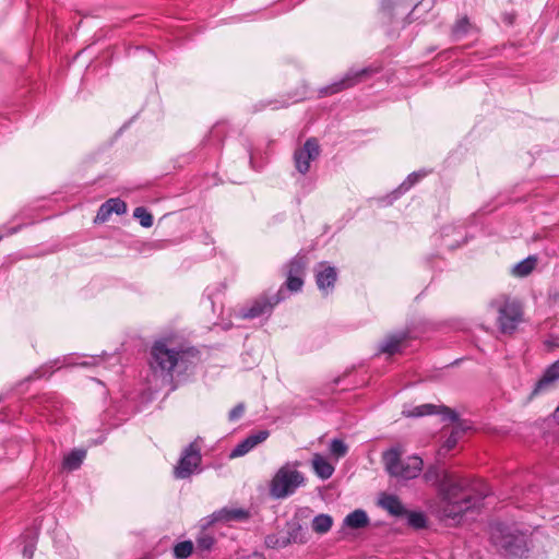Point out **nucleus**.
<instances>
[{
  "label": "nucleus",
  "mask_w": 559,
  "mask_h": 559,
  "mask_svg": "<svg viewBox=\"0 0 559 559\" xmlns=\"http://www.w3.org/2000/svg\"><path fill=\"white\" fill-rule=\"evenodd\" d=\"M424 477L429 483H439L441 502L440 513L443 518L451 520H459L462 514L472 508H475L479 499L473 498L471 495H465L459 499L461 493H466L469 490V481L451 472H443L440 475L437 467H429Z\"/></svg>",
  "instance_id": "f257e3e1"
},
{
  "label": "nucleus",
  "mask_w": 559,
  "mask_h": 559,
  "mask_svg": "<svg viewBox=\"0 0 559 559\" xmlns=\"http://www.w3.org/2000/svg\"><path fill=\"white\" fill-rule=\"evenodd\" d=\"M490 543L496 551L506 559H524L531 549L528 534L514 526L503 524L491 526Z\"/></svg>",
  "instance_id": "f03ea898"
},
{
  "label": "nucleus",
  "mask_w": 559,
  "mask_h": 559,
  "mask_svg": "<svg viewBox=\"0 0 559 559\" xmlns=\"http://www.w3.org/2000/svg\"><path fill=\"white\" fill-rule=\"evenodd\" d=\"M150 367L155 377L163 381L173 382L175 369V340L165 336L156 340L151 347Z\"/></svg>",
  "instance_id": "7ed1b4c3"
},
{
  "label": "nucleus",
  "mask_w": 559,
  "mask_h": 559,
  "mask_svg": "<svg viewBox=\"0 0 559 559\" xmlns=\"http://www.w3.org/2000/svg\"><path fill=\"white\" fill-rule=\"evenodd\" d=\"M299 466L298 461L287 462L276 471L270 484L272 497L286 498L305 485V476L297 469Z\"/></svg>",
  "instance_id": "20e7f679"
},
{
  "label": "nucleus",
  "mask_w": 559,
  "mask_h": 559,
  "mask_svg": "<svg viewBox=\"0 0 559 559\" xmlns=\"http://www.w3.org/2000/svg\"><path fill=\"white\" fill-rule=\"evenodd\" d=\"M402 452L397 448H391L382 455L385 471L399 480L416 478L423 469V460L413 455L401 460Z\"/></svg>",
  "instance_id": "39448f33"
},
{
  "label": "nucleus",
  "mask_w": 559,
  "mask_h": 559,
  "mask_svg": "<svg viewBox=\"0 0 559 559\" xmlns=\"http://www.w3.org/2000/svg\"><path fill=\"white\" fill-rule=\"evenodd\" d=\"M490 308L497 312V324L503 334L513 333L523 320L522 305L515 298L498 296L490 302Z\"/></svg>",
  "instance_id": "423d86ee"
},
{
  "label": "nucleus",
  "mask_w": 559,
  "mask_h": 559,
  "mask_svg": "<svg viewBox=\"0 0 559 559\" xmlns=\"http://www.w3.org/2000/svg\"><path fill=\"white\" fill-rule=\"evenodd\" d=\"M201 449L202 444L199 439H195L183 449L177 462V478H189L202 472Z\"/></svg>",
  "instance_id": "0eeeda50"
},
{
  "label": "nucleus",
  "mask_w": 559,
  "mask_h": 559,
  "mask_svg": "<svg viewBox=\"0 0 559 559\" xmlns=\"http://www.w3.org/2000/svg\"><path fill=\"white\" fill-rule=\"evenodd\" d=\"M282 294L283 290L280 289L272 296L265 294L260 295L237 310L236 317L239 319H255L264 314H271L273 308L283 300L284 297Z\"/></svg>",
  "instance_id": "6e6552de"
},
{
  "label": "nucleus",
  "mask_w": 559,
  "mask_h": 559,
  "mask_svg": "<svg viewBox=\"0 0 559 559\" xmlns=\"http://www.w3.org/2000/svg\"><path fill=\"white\" fill-rule=\"evenodd\" d=\"M320 155V146L316 139H308L305 144L296 150L294 159L296 169L305 175L310 169V164Z\"/></svg>",
  "instance_id": "1a4fd4ad"
},
{
  "label": "nucleus",
  "mask_w": 559,
  "mask_h": 559,
  "mask_svg": "<svg viewBox=\"0 0 559 559\" xmlns=\"http://www.w3.org/2000/svg\"><path fill=\"white\" fill-rule=\"evenodd\" d=\"M199 362L200 356L197 349H177V382L186 381L192 376Z\"/></svg>",
  "instance_id": "9d476101"
},
{
  "label": "nucleus",
  "mask_w": 559,
  "mask_h": 559,
  "mask_svg": "<svg viewBox=\"0 0 559 559\" xmlns=\"http://www.w3.org/2000/svg\"><path fill=\"white\" fill-rule=\"evenodd\" d=\"M372 73L371 68H362L359 70H349L340 81L326 86L322 92L324 94H334L340 91L349 88L361 82L366 76Z\"/></svg>",
  "instance_id": "9b49d317"
},
{
  "label": "nucleus",
  "mask_w": 559,
  "mask_h": 559,
  "mask_svg": "<svg viewBox=\"0 0 559 559\" xmlns=\"http://www.w3.org/2000/svg\"><path fill=\"white\" fill-rule=\"evenodd\" d=\"M249 519V512L242 508L225 507L221 510L213 512L210 516L204 519L205 525L214 523H231V522H245Z\"/></svg>",
  "instance_id": "f8f14e48"
},
{
  "label": "nucleus",
  "mask_w": 559,
  "mask_h": 559,
  "mask_svg": "<svg viewBox=\"0 0 559 559\" xmlns=\"http://www.w3.org/2000/svg\"><path fill=\"white\" fill-rule=\"evenodd\" d=\"M439 413L442 415L443 420L455 421L457 419L456 414L445 406L437 407L433 404H423L418 406H413L409 408H404L402 414L405 417H421L430 414Z\"/></svg>",
  "instance_id": "ddd939ff"
},
{
  "label": "nucleus",
  "mask_w": 559,
  "mask_h": 559,
  "mask_svg": "<svg viewBox=\"0 0 559 559\" xmlns=\"http://www.w3.org/2000/svg\"><path fill=\"white\" fill-rule=\"evenodd\" d=\"M559 382V359L550 365L536 382L531 395L536 396L555 389Z\"/></svg>",
  "instance_id": "4468645a"
},
{
  "label": "nucleus",
  "mask_w": 559,
  "mask_h": 559,
  "mask_svg": "<svg viewBox=\"0 0 559 559\" xmlns=\"http://www.w3.org/2000/svg\"><path fill=\"white\" fill-rule=\"evenodd\" d=\"M314 272L318 288L324 295H328L333 289L334 284L337 280L336 269L334 266L329 265L325 262H321L318 264Z\"/></svg>",
  "instance_id": "2eb2a0df"
},
{
  "label": "nucleus",
  "mask_w": 559,
  "mask_h": 559,
  "mask_svg": "<svg viewBox=\"0 0 559 559\" xmlns=\"http://www.w3.org/2000/svg\"><path fill=\"white\" fill-rule=\"evenodd\" d=\"M269 437L267 430H260L257 433L248 436L245 440L238 443L230 452L229 457H240L246 455L252 449H254L258 444L264 442Z\"/></svg>",
  "instance_id": "dca6fc26"
},
{
  "label": "nucleus",
  "mask_w": 559,
  "mask_h": 559,
  "mask_svg": "<svg viewBox=\"0 0 559 559\" xmlns=\"http://www.w3.org/2000/svg\"><path fill=\"white\" fill-rule=\"evenodd\" d=\"M379 506L394 516H402L406 514L405 507L394 495H381L379 498Z\"/></svg>",
  "instance_id": "f3484780"
},
{
  "label": "nucleus",
  "mask_w": 559,
  "mask_h": 559,
  "mask_svg": "<svg viewBox=\"0 0 559 559\" xmlns=\"http://www.w3.org/2000/svg\"><path fill=\"white\" fill-rule=\"evenodd\" d=\"M311 464L313 472L321 479H329L335 471L334 465L330 463L326 457L319 453L313 454Z\"/></svg>",
  "instance_id": "a211bd4d"
},
{
  "label": "nucleus",
  "mask_w": 559,
  "mask_h": 559,
  "mask_svg": "<svg viewBox=\"0 0 559 559\" xmlns=\"http://www.w3.org/2000/svg\"><path fill=\"white\" fill-rule=\"evenodd\" d=\"M406 340V333L401 332L386 336L380 344L379 352L388 355L399 353Z\"/></svg>",
  "instance_id": "6ab92c4d"
},
{
  "label": "nucleus",
  "mask_w": 559,
  "mask_h": 559,
  "mask_svg": "<svg viewBox=\"0 0 559 559\" xmlns=\"http://www.w3.org/2000/svg\"><path fill=\"white\" fill-rule=\"evenodd\" d=\"M369 519L364 510H355L354 512L346 515L344 519V525L350 528H361L367 526Z\"/></svg>",
  "instance_id": "aec40b11"
},
{
  "label": "nucleus",
  "mask_w": 559,
  "mask_h": 559,
  "mask_svg": "<svg viewBox=\"0 0 559 559\" xmlns=\"http://www.w3.org/2000/svg\"><path fill=\"white\" fill-rule=\"evenodd\" d=\"M85 455L86 452L84 450H74L64 456L62 465L69 471L78 469L81 466Z\"/></svg>",
  "instance_id": "412c9836"
},
{
  "label": "nucleus",
  "mask_w": 559,
  "mask_h": 559,
  "mask_svg": "<svg viewBox=\"0 0 559 559\" xmlns=\"http://www.w3.org/2000/svg\"><path fill=\"white\" fill-rule=\"evenodd\" d=\"M333 524V519L328 514H319L312 520V530L318 534L328 533Z\"/></svg>",
  "instance_id": "4be33fe9"
},
{
  "label": "nucleus",
  "mask_w": 559,
  "mask_h": 559,
  "mask_svg": "<svg viewBox=\"0 0 559 559\" xmlns=\"http://www.w3.org/2000/svg\"><path fill=\"white\" fill-rule=\"evenodd\" d=\"M535 264L536 259L533 257H528L514 265L513 273L518 276H526L533 271Z\"/></svg>",
  "instance_id": "5701e85b"
},
{
  "label": "nucleus",
  "mask_w": 559,
  "mask_h": 559,
  "mask_svg": "<svg viewBox=\"0 0 559 559\" xmlns=\"http://www.w3.org/2000/svg\"><path fill=\"white\" fill-rule=\"evenodd\" d=\"M306 266V261L302 257H295L290 260L287 267V276H301Z\"/></svg>",
  "instance_id": "b1692460"
},
{
  "label": "nucleus",
  "mask_w": 559,
  "mask_h": 559,
  "mask_svg": "<svg viewBox=\"0 0 559 559\" xmlns=\"http://www.w3.org/2000/svg\"><path fill=\"white\" fill-rule=\"evenodd\" d=\"M426 174L418 171L412 173L408 177L401 183L397 189L399 194H402L409 190L419 179H421Z\"/></svg>",
  "instance_id": "393cba45"
},
{
  "label": "nucleus",
  "mask_w": 559,
  "mask_h": 559,
  "mask_svg": "<svg viewBox=\"0 0 559 559\" xmlns=\"http://www.w3.org/2000/svg\"><path fill=\"white\" fill-rule=\"evenodd\" d=\"M348 451L347 445L340 439H333L330 443V452L336 460L346 455Z\"/></svg>",
  "instance_id": "a878e982"
},
{
  "label": "nucleus",
  "mask_w": 559,
  "mask_h": 559,
  "mask_svg": "<svg viewBox=\"0 0 559 559\" xmlns=\"http://www.w3.org/2000/svg\"><path fill=\"white\" fill-rule=\"evenodd\" d=\"M133 216L140 221L143 227H151L153 225V217L146 209L139 206L134 210Z\"/></svg>",
  "instance_id": "bb28decb"
},
{
  "label": "nucleus",
  "mask_w": 559,
  "mask_h": 559,
  "mask_svg": "<svg viewBox=\"0 0 559 559\" xmlns=\"http://www.w3.org/2000/svg\"><path fill=\"white\" fill-rule=\"evenodd\" d=\"M405 515H407V522L411 526L415 528H423L426 526V518L423 513L406 511Z\"/></svg>",
  "instance_id": "cd10ccee"
},
{
  "label": "nucleus",
  "mask_w": 559,
  "mask_h": 559,
  "mask_svg": "<svg viewBox=\"0 0 559 559\" xmlns=\"http://www.w3.org/2000/svg\"><path fill=\"white\" fill-rule=\"evenodd\" d=\"M194 546L191 540L177 543V559H186L193 552Z\"/></svg>",
  "instance_id": "c85d7f7f"
},
{
  "label": "nucleus",
  "mask_w": 559,
  "mask_h": 559,
  "mask_svg": "<svg viewBox=\"0 0 559 559\" xmlns=\"http://www.w3.org/2000/svg\"><path fill=\"white\" fill-rule=\"evenodd\" d=\"M214 545V538L210 534L202 533L197 539V548L200 551H207Z\"/></svg>",
  "instance_id": "c756f323"
},
{
  "label": "nucleus",
  "mask_w": 559,
  "mask_h": 559,
  "mask_svg": "<svg viewBox=\"0 0 559 559\" xmlns=\"http://www.w3.org/2000/svg\"><path fill=\"white\" fill-rule=\"evenodd\" d=\"M111 214L116 213L118 215L124 214L127 212V204L120 199H109L106 201Z\"/></svg>",
  "instance_id": "7c9ffc66"
},
{
  "label": "nucleus",
  "mask_w": 559,
  "mask_h": 559,
  "mask_svg": "<svg viewBox=\"0 0 559 559\" xmlns=\"http://www.w3.org/2000/svg\"><path fill=\"white\" fill-rule=\"evenodd\" d=\"M288 543H289L288 538H285V537L278 538L275 535H269L265 538V545L270 548H283V547L287 546Z\"/></svg>",
  "instance_id": "2f4dec72"
},
{
  "label": "nucleus",
  "mask_w": 559,
  "mask_h": 559,
  "mask_svg": "<svg viewBox=\"0 0 559 559\" xmlns=\"http://www.w3.org/2000/svg\"><path fill=\"white\" fill-rule=\"evenodd\" d=\"M304 281L301 276H287L286 286L290 292H298L301 289Z\"/></svg>",
  "instance_id": "473e14b6"
},
{
  "label": "nucleus",
  "mask_w": 559,
  "mask_h": 559,
  "mask_svg": "<svg viewBox=\"0 0 559 559\" xmlns=\"http://www.w3.org/2000/svg\"><path fill=\"white\" fill-rule=\"evenodd\" d=\"M110 215H111V212H110L108 205L105 202L98 209V212L96 214V217H95L94 222L95 223H105L109 218Z\"/></svg>",
  "instance_id": "72a5a7b5"
},
{
  "label": "nucleus",
  "mask_w": 559,
  "mask_h": 559,
  "mask_svg": "<svg viewBox=\"0 0 559 559\" xmlns=\"http://www.w3.org/2000/svg\"><path fill=\"white\" fill-rule=\"evenodd\" d=\"M459 431H452L451 435L448 437V439L444 441L442 449L444 451H450L453 448H455L457 441H459Z\"/></svg>",
  "instance_id": "f704fd0d"
},
{
  "label": "nucleus",
  "mask_w": 559,
  "mask_h": 559,
  "mask_svg": "<svg viewBox=\"0 0 559 559\" xmlns=\"http://www.w3.org/2000/svg\"><path fill=\"white\" fill-rule=\"evenodd\" d=\"M99 361L98 358H91L90 360H83L81 362H75L72 360V358H64V366H82V367H90L95 366Z\"/></svg>",
  "instance_id": "c9c22d12"
},
{
  "label": "nucleus",
  "mask_w": 559,
  "mask_h": 559,
  "mask_svg": "<svg viewBox=\"0 0 559 559\" xmlns=\"http://www.w3.org/2000/svg\"><path fill=\"white\" fill-rule=\"evenodd\" d=\"M34 550H35V537L32 536L28 538V540L26 542V544L24 545V548H23V556L26 558V559H32L33 557V554H34Z\"/></svg>",
  "instance_id": "e433bc0d"
},
{
  "label": "nucleus",
  "mask_w": 559,
  "mask_h": 559,
  "mask_svg": "<svg viewBox=\"0 0 559 559\" xmlns=\"http://www.w3.org/2000/svg\"><path fill=\"white\" fill-rule=\"evenodd\" d=\"M467 25H468L467 19H462V20L457 21L453 27V34L456 37H461L466 32Z\"/></svg>",
  "instance_id": "4c0bfd02"
},
{
  "label": "nucleus",
  "mask_w": 559,
  "mask_h": 559,
  "mask_svg": "<svg viewBox=\"0 0 559 559\" xmlns=\"http://www.w3.org/2000/svg\"><path fill=\"white\" fill-rule=\"evenodd\" d=\"M245 413V405L238 404L236 405L228 414V418L230 421L238 420Z\"/></svg>",
  "instance_id": "58836bf2"
},
{
  "label": "nucleus",
  "mask_w": 559,
  "mask_h": 559,
  "mask_svg": "<svg viewBox=\"0 0 559 559\" xmlns=\"http://www.w3.org/2000/svg\"><path fill=\"white\" fill-rule=\"evenodd\" d=\"M46 374H47V367L46 366L40 367L39 369L35 370V372H34V376L36 378H41V377H45Z\"/></svg>",
  "instance_id": "ea45409f"
},
{
  "label": "nucleus",
  "mask_w": 559,
  "mask_h": 559,
  "mask_svg": "<svg viewBox=\"0 0 559 559\" xmlns=\"http://www.w3.org/2000/svg\"><path fill=\"white\" fill-rule=\"evenodd\" d=\"M239 559H265V558H264V556L262 554L253 552V554H251L249 556H242Z\"/></svg>",
  "instance_id": "a19ab883"
},
{
  "label": "nucleus",
  "mask_w": 559,
  "mask_h": 559,
  "mask_svg": "<svg viewBox=\"0 0 559 559\" xmlns=\"http://www.w3.org/2000/svg\"><path fill=\"white\" fill-rule=\"evenodd\" d=\"M392 5V0H382L381 7L383 10L390 9Z\"/></svg>",
  "instance_id": "79ce46f5"
},
{
  "label": "nucleus",
  "mask_w": 559,
  "mask_h": 559,
  "mask_svg": "<svg viewBox=\"0 0 559 559\" xmlns=\"http://www.w3.org/2000/svg\"><path fill=\"white\" fill-rule=\"evenodd\" d=\"M419 4L430 8L432 5V0H423Z\"/></svg>",
  "instance_id": "37998d69"
},
{
  "label": "nucleus",
  "mask_w": 559,
  "mask_h": 559,
  "mask_svg": "<svg viewBox=\"0 0 559 559\" xmlns=\"http://www.w3.org/2000/svg\"><path fill=\"white\" fill-rule=\"evenodd\" d=\"M50 407H53V408H55V407H56V406H55V403H50V402H48V405H46V406H45V408H46L47 411H48Z\"/></svg>",
  "instance_id": "c03bdc74"
},
{
  "label": "nucleus",
  "mask_w": 559,
  "mask_h": 559,
  "mask_svg": "<svg viewBox=\"0 0 559 559\" xmlns=\"http://www.w3.org/2000/svg\"><path fill=\"white\" fill-rule=\"evenodd\" d=\"M47 367V373L51 374L52 371H48V369H51V366H46Z\"/></svg>",
  "instance_id": "a18cd8bd"
},
{
  "label": "nucleus",
  "mask_w": 559,
  "mask_h": 559,
  "mask_svg": "<svg viewBox=\"0 0 559 559\" xmlns=\"http://www.w3.org/2000/svg\"><path fill=\"white\" fill-rule=\"evenodd\" d=\"M480 496H481V497H485V496H486V492H485V491L480 492Z\"/></svg>",
  "instance_id": "49530a36"
}]
</instances>
